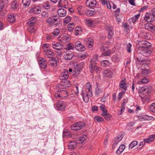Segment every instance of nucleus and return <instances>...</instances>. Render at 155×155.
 Wrapping results in <instances>:
<instances>
[{
	"instance_id": "53",
	"label": "nucleus",
	"mask_w": 155,
	"mask_h": 155,
	"mask_svg": "<svg viewBox=\"0 0 155 155\" xmlns=\"http://www.w3.org/2000/svg\"><path fill=\"white\" fill-rule=\"evenodd\" d=\"M71 20V18L70 16H67L64 20V23L67 24L69 23Z\"/></svg>"
},
{
	"instance_id": "58",
	"label": "nucleus",
	"mask_w": 155,
	"mask_h": 155,
	"mask_svg": "<svg viewBox=\"0 0 155 155\" xmlns=\"http://www.w3.org/2000/svg\"><path fill=\"white\" fill-rule=\"evenodd\" d=\"M28 31L31 32H34L35 31L34 27L33 26H30L28 28Z\"/></svg>"
},
{
	"instance_id": "55",
	"label": "nucleus",
	"mask_w": 155,
	"mask_h": 155,
	"mask_svg": "<svg viewBox=\"0 0 155 155\" xmlns=\"http://www.w3.org/2000/svg\"><path fill=\"white\" fill-rule=\"evenodd\" d=\"M59 30L58 28H56L54 30V31L52 32V34L54 36H57L59 34Z\"/></svg>"
},
{
	"instance_id": "13",
	"label": "nucleus",
	"mask_w": 155,
	"mask_h": 155,
	"mask_svg": "<svg viewBox=\"0 0 155 155\" xmlns=\"http://www.w3.org/2000/svg\"><path fill=\"white\" fill-rule=\"evenodd\" d=\"M96 4L97 2L96 0H87L86 2V6L90 8L95 7Z\"/></svg>"
},
{
	"instance_id": "48",
	"label": "nucleus",
	"mask_w": 155,
	"mask_h": 155,
	"mask_svg": "<svg viewBox=\"0 0 155 155\" xmlns=\"http://www.w3.org/2000/svg\"><path fill=\"white\" fill-rule=\"evenodd\" d=\"M123 137L122 136H117L115 139L114 140L115 141V143L116 144L118 143V142H120L122 139Z\"/></svg>"
},
{
	"instance_id": "6",
	"label": "nucleus",
	"mask_w": 155,
	"mask_h": 155,
	"mask_svg": "<svg viewBox=\"0 0 155 155\" xmlns=\"http://www.w3.org/2000/svg\"><path fill=\"white\" fill-rule=\"evenodd\" d=\"M58 61V58L55 57L53 58L52 59L49 60L48 63L49 65L51 66L55 67L57 65Z\"/></svg>"
},
{
	"instance_id": "27",
	"label": "nucleus",
	"mask_w": 155,
	"mask_h": 155,
	"mask_svg": "<svg viewBox=\"0 0 155 155\" xmlns=\"http://www.w3.org/2000/svg\"><path fill=\"white\" fill-rule=\"evenodd\" d=\"M15 17L13 15H9L7 17V20L10 22H13L15 21Z\"/></svg>"
},
{
	"instance_id": "29",
	"label": "nucleus",
	"mask_w": 155,
	"mask_h": 155,
	"mask_svg": "<svg viewBox=\"0 0 155 155\" xmlns=\"http://www.w3.org/2000/svg\"><path fill=\"white\" fill-rule=\"evenodd\" d=\"M98 57L97 55H94L90 61V63L96 64V61L98 60Z\"/></svg>"
},
{
	"instance_id": "4",
	"label": "nucleus",
	"mask_w": 155,
	"mask_h": 155,
	"mask_svg": "<svg viewBox=\"0 0 155 155\" xmlns=\"http://www.w3.org/2000/svg\"><path fill=\"white\" fill-rule=\"evenodd\" d=\"M41 12V9L38 6H34L31 7L29 11L30 13H34L35 14L38 15Z\"/></svg>"
},
{
	"instance_id": "28",
	"label": "nucleus",
	"mask_w": 155,
	"mask_h": 155,
	"mask_svg": "<svg viewBox=\"0 0 155 155\" xmlns=\"http://www.w3.org/2000/svg\"><path fill=\"white\" fill-rule=\"evenodd\" d=\"M86 15L89 16H91L95 14L94 10L93 9L92 10H88L85 12Z\"/></svg>"
},
{
	"instance_id": "47",
	"label": "nucleus",
	"mask_w": 155,
	"mask_h": 155,
	"mask_svg": "<svg viewBox=\"0 0 155 155\" xmlns=\"http://www.w3.org/2000/svg\"><path fill=\"white\" fill-rule=\"evenodd\" d=\"M73 26L74 24L73 23H70L68 25L67 28L69 31L70 32L73 30Z\"/></svg>"
},
{
	"instance_id": "24",
	"label": "nucleus",
	"mask_w": 155,
	"mask_h": 155,
	"mask_svg": "<svg viewBox=\"0 0 155 155\" xmlns=\"http://www.w3.org/2000/svg\"><path fill=\"white\" fill-rule=\"evenodd\" d=\"M44 55L47 58H50L54 55V53L50 50L44 52Z\"/></svg>"
},
{
	"instance_id": "33",
	"label": "nucleus",
	"mask_w": 155,
	"mask_h": 155,
	"mask_svg": "<svg viewBox=\"0 0 155 155\" xmlns=\"http://www.w3.org/2000/svg\"><path fill=\"white\" fill-rule=\"evenodd\" d=\"M153 25L151 23H146L144 25V27L146 29L150 31L153 28Z\"/></svg>"
},
{
	"instance_id": "34",
	"label": "nucleus",
	"mask_w": 155,
	"mask_h": 155,
	"mask_svg": "<svg viewBox=\"0 0 155 155\" xmlns=\"http://www.w3.org/2000/svg\"><path fill=\"white\" fill-rule=\"evenodd\" d=\"M74 48V46L71 43H69L66 46L65 49L67 50H73Z\"/></svg>"
},
{
	"instance_id": "23",
	"label": "nucleus",
	"mask_w": 155,
	"mask_h": 155,
	"mask_svg": "<svg viewBox=\"0 0 155 155\" xmlns=\"http://www.w3.org/2000/svg\"><path fill=\"white\" fill-rule=\"evenodd\" d=\"M77 143L76 141L74 140L71 141L68 144L69 148L71 149H73L77 146Z\"/></svg>"
},
{
	"instance_id": "60",
	"label": "nucleus",
	"mask_w": 155,
	"mask_h": 155,
	"mask_svg": "<svg viewBox=\"0 0 155 155\" xmlns=\"http://www.w3.org/2000/svg\"><path fill=\"white\" fill-rule=\"evenodd\" d=\"M114 35V32L113 31L111 30H110L109 32L108 35L107 36V37L109 38H111L113 35Z\"/></svg>"
},
{
	"instance_id": "3",
	"label": "nucleus",
	"mask_w": 155,
	"mask_h": 155,
	"mask_svg": "<svg viewBox=\"0 0 155 155\" xmlns=\"http://www.w3.org/2000/svg\"><path fill=\"white\" fill-rule=\"evenodd\" d=\"M151 51L148 48H140L139 49V53L145 57L150 56L151 54Z\"/></svg>"
},
{
	"instance_id": "49",
	"label": "nucleus",
	"mask_w": 155,
	"mask_h": 155,
	"mask_svg": "<svg viewBox=\"0 0 155 155\" xmlns=\"http://www.w3.org/2000/svg\"><path fill=\"white\" fill-rule=\"evenodd\" d=\"M150 109L152 112H155V103H153L150 105Z\"/></svg>"
},
{
	"instance_id": "41",
	"label": "nucleus",
	"mask_w": 155,
	"mask_h": 155,
	"mask_svg": "<svg viewBox=\"0 0 155 155\" xmlns=\"http://www.w3.org/2000/svg\"><path fill=\"white\" fill-rule=\"evenodd\" d=\"M140 16V14H138L137 15H135L133 16L132 18H130V20L133 23H134L138 19Z\"/></svg>"
},
{
	"instance_id": "26",
	"label": "nucleus",
	"mask_w": 155,
	"mask_h": 155,
	"mask_svg": "<svg viewBox=\"0 0 155 155\" xmlns=\"http://www.w3.org/2000/svg\"><path fill=\"white\" fill-rule=\"evenodd\" d=\"M125 148V146L124 144H122L120 145L119 148L116 151V153L118 154H119L123 152Z\"/></svg>"
},
{
	"instance_id": "31",
	"label": "nucleus",
	"mask_w": 155,
	"mask_h": 155,
	"mask_svg": "<svg viewBox=\"0 0 155 155\" xmlns=\"http://www.w3.org/2000/svg\"><path fill=\"white\" fill-rule=\"evenodd\" d=\"M104 75L108 77H111L112 75V73L109 70H106L104 71Z\"/></svg>"
},
{
	"instance_id": "25",
	"label": "nucleus",
	"mask_w": 155,
	"mask_h": 155,
	"mask_svg": "<svg viewBox=\"0 0 155 155\" xmlns=\"http://www.w3.org/2000/svg\"><path fill=\"white\" fill-rule=\"evenodd\" d=\"M149 81V79L146 77H144L143 79L138 81L139 84H143L148 83Z\"/></svg>"
},
{
	"instance_id": "44",
	"label": "nucleus",
	"mask_w": 155,
	"mask_h": 155,
	"mask_svg": "<svg viewBox=\"0 0 155 155\" xmlns=\"http://www.w3.org/2000/svg\"><path fill=\"white\" fill-rule=\"evenodd\" d=\"M138 143V142L136 141H134L131 143L129 146V149H132Z\"/></svg>"
},
{
	"instance_id": "7",
	"label": "nucleus",
	"mask_w": 155,
	"mask_h": 155,
	"mask_svg": "<svg viewBox=\"0 0 155 155\" xmlns=\"http://www.w3.org/2000/svg\"><path fill=\"white\" fill-rule=\"evenodd\" d=\"M89 69L91 73H93L94 71L97 73L99 71V67L95 65V64H93L90 63L89 65Z\"/></svg>"
},
{
	"instance_id": "46",
	"label": "nucleus",
	"mask_w": 155,
	"mask_h": 155,
	"mask_svg": "<svg viewBox=\"0 0 155 155\" xmlns=\"http://www.w3.org/2000/svg\"><path fill=\"white\" fill-rule=\"evenodd\" d=\"M52 17H49L47 20V22L50 26L53 25V22Z\"/></svg>"
},
{
	"instance_id": "21",
	"label": "nucleus",
	"mask_w": 155,
	"mask_h": 155,
	"mask_svg": "<svg viewBox=\"0 0 155 155\" xmlns=\"http://www.w3.org/2000/svg\"><path fill=\"white\" fill-rule=\"evenodd\" d=\"M58 14L60 17H64L66 15V11L64 9L60 8L58 10Z\"/></svg>"
},
{
	"instance_id": "9",
	"label": "nucleus",
	"mask_w": 155,
	"mask_h": 155,
	"mask_svg": "<svg viewBox=\"0 0 155 155\" xmlns=\"http://www.w3.org/2000/svg\"><path fill=\"white\" fill-rule=\"evenodd\" d=\"M75 49L79 51H84L85 49V48L84 45L81 44L79 41H77L75 44Z\"/></svg>"
},
{
	"instance_id": "64",
	"label": "nucleus",
	"mask_w": 155,
	"mask_h": 155,
	"mask_svg": "<svg viewBox=\"0 0 155 155\" xmlns=\"http://www.w3.org/2000/svg\"><path fill=\"white\" fill-rule=\"evenodd\" d=\"M119 15H118L117 14H115V15L116 16L117 21L119 22H120L121 21V18L120 17Z\"/></svg>"
},
{
	"instance_id": "5",
	"label": "nucleus",
	"mask_w": 155,
	"mask_h": 155,
	"mask_svg": "<svg viewBox=\"0 0 155 155\" xmlns=\"http://www.w3.org/2000/svg\"><path fill=\"white\" fill-rule=\"evenodd\" d=\"M154 18L152 13H147L146 14L144 19V20L148 22H152L154 21Z\"/></svg>"
},
{
	"instance_id": "35",
	"label": "nucleus",
	"mask_w": 155,
	"mask_h": 155,
	"mask_svg": "<svg viewBox=\"0 0 155 155\" xmlns=\"http://www.w3.org/2000/svg\"><path fill=\"white\" fill-rule=\"evenodd\" d=\"M101 65L103 67L106 66H110V64L107 60H104L101 63Z\"/></svg>"
},
{
	"instance_id": "40",
	"label": "nucleus",
	"mask_w": 155,
	"mask_h": 155,
	"mask_svg": "<svg viewBox=\"0 0 155 155\" xmlns=\"http://www.w3.org/2000/svg\"><path fill=\"white\" fill-rule=\"evenodd\" d=\"M49 48V45L48 44H44L42 45V48L44 52L48 50V49Z\"/></svg>"
},
{
	"instance_id": "57",
	"label": "nucleus",
	"mask_w": 155,
	"mask_h": 155,
	"mask_svg": "<svg viewBox=\"0 0 155 155\" xmlns=\"http://www.w3.org/2000/svg\"><path fill=\"white\" fill-rule=\"evenodd\" d=\"M63 134L64 136H69L70 135V133L67 130L65 129L64 130L63 132Z\"/></svg>"
},
{
	"instance_id": "8",
	"label": "nucleus",
	"mask_w": 155,
	"mask_h": 155,
	"mask_svg": "<svg viewBox=\"0 0 155 155\" xmlns=\"http://www.w3.org/2000/svg\"><path fill=\"white\" fill-rule=\"evenodd\" d=\"M84 43L89 48H91L93 45V40L91 38H88L85 39L84 40Z\"/></svg>"
},
{
	"instance_id": "12",
	"label": "nucleus",
	"mask_w": 155,
	"mask_h": 155,
	"mask_svg": "<svg viewBox=\"0 0 155 155\" xmlns=\"http://www.w3.org/2000/svg\"><path fill=\"white\" fill-rule=\"evenodd\" d=\"M86 90L88 93L90 97H91L92 96V87L90 82H87L86 83L85 85Z\"/></svg>"
},
{
	"instance_id": "61",
	"label": "nucleus",
	"mask_w": 155,
	"mask_h": 155,
	"mask_svg": "<svg viewBox=\"0 0 155 155\" xmlns=\"http://www.w3.org/2000/svg\"><path fill=\"white\" fill-rule=\"evenodd\" d=\"M125 105L124 104V102L121 105L120 107V111H121V112H122L124 111L125 110Z\"/></svg>"
},
{
	"instance_id": "54",
	"label": "nucleus",
	"mask_w": 155,
	"mask_h": 155,
	"mask_svg": "<svg viewBox=\"0 0 155 155\" xmlns=\"http://www.w3.org/2000/svg\"><path fill=\"white\" fill-rule=\"evenodd\" d=\"M142 118L144 120H153L154 118L153 117L147 115L145 116V117H143Z\"/></svg>"
},
{
	"instance_id": "32",
	"label": "nucleus",
	"mask_w": 155,
	"mask_h": 155,
	"mask_svg": "<svg viewBox=\"0 0 155 155\" xmlns=\"http://www.w3.org/2000/svg\"><path fill=\"white\" fill-rule=\"evenodd\" d=\"M85 24L88 26H91L93 24V21L91 19H86L84 20Z\"/></svg>"
},
{
	"instance_id": "30",
	"label": "nucleus",
	"mask_w": 155,
	"mask_h": 155,
	"mask_svg": "<svg viewBox=\"0 0 155 155\" xmlns=\"http://www.w3.org/2000/svg\"><path fill=\"white\" fill-rule=\"evenodd\" d=\"M31 0H22V2L23 6L26 8L28 7L31 4Z\"/></svg>"
},
{
	"instance_id": "43",
	"label": "nucleus",
	"mask_w": 155,
	"mask_h": 155,
	"mask_svg": "<svg viewBox=\"0 0 155 155\" xmlns=\"http://www.w3.org/2000/svg\"><path fill=\"white\" fill-rule=\"evenodd\" d=\"M69 38L67 36L64 35L61 38V41L63 43H66L68 41Z\"/></svg>"
},
{
	"instance_id": "2",
	"label": "nucleus",
	"mask_w": 155,
	"mask_h": 155,
	"mask_svg": "<svg viewBox=\"0 0 155 155\" xmlns=\"http://www.w3.org/2000/svg\"><path fill=\"white\" fill-rule=\"evenodd\" d=\"M68 95L67 91L65 90L58 89L55 94V96L58 98L63 99L66 97Z\"/></svg>"
},
{
	"instance_id": "56",
	"label": "nucleus",
	"mask_w": 155,
	"mask_h": 155,
	"mask_svg": "<svg viewBox=\"0 0 155 155\" xmlns=\"http://www.w3.org/2000/svg\"><path fill=\"white\" fill-rule=\"evenodd\" d=\"M142 73L143 74L146 75L149 73V70L147 69H143L142 70Z\"/></svg>"
},
{
	"instance_id": "18",
	"label": "nucleus",
	"mask_w": 155,
	"mask_h": 155,
	"mask_svg": "<svg viewBox=\"0 0 155 155\" xmlns=\"http://www.w3.org/2000/svg\"><path fill=\"white\" fill-rule=\"evenodd\" d=\"M100 49L101 51H104V52L102 53V55L103 56H108L110 54V52L109 51H107L108 49L107 47H106L105 48H104V47L102 46L101 47Z\"/></svg>"
},
{
	"instance_id": "59",
	"label": "nucleus",
	"mask_w": 155,
	"mask_h": 155,
	"mask_svg": "<svg viewBox=\"0 0 155 155\" xmlns=\"http://www.w3.org/2000/svg\"><path fill=\"white\" fill-rule=\"evenodd\" d=\"M131 45L130 44V43H129L127 45V51L128 52H130L131 51Z\"/></svg>"
},
{
	"instance_id": "42",
	"label": "nucleus",
	"mask_w": 155,
	"mask_h": 155,
	"mask_svg": "<svg viewBox=\"0 0 155 155\" xmlns=\"http://www.w3.org/2000/svg\"><path fill=\"white\" fill-rule=\"evenodd\" d=\"M126 84L124 82V81L122 80L120 83V88L126 90L127 89Z\"/></svg>"
},
{
	"instance_id": "52",
	"label": "nucleus",
	"mask_w": 155,
	"mask_h": 155,
	"mask_svg": "<svg viewBox=\"0 0 155 155\" xmlns=\"http://www.w3.org/2000/svg\"><path fill=\"white\" fill-rule=\"evenodd\" d=\"M100 108L103 112L102 113H106L107 112L105 108V106L104 105L101 104L100 106Z\"/></svg>"
},
{
	"instance_id": "10",
	"label": "nucleus",
	"mask_w": 155,
	"mask_h": 155,
	"mask_svg": "<svg viewBox=\"0 0 155 155\" xmlns=\"http://www.w3.org/2000/svg\"><path fill=\"white\" fill-rule=\"evenodd\" d=\"M52 46L54 49L59 51H61L62 47V44L57 42H53L52 43Z\"/></svg>"
},
{
	"instance_id": "17",
	"label": "nucleus",
	"mask_w": 155,
	"mask_h": 155,
	"mask_svg": "<svg viewBox=\"0 0 155 155\" xmlns=\"http://www.w3.org/2000/svg\"><path fill=\"white\" fill-rule=\"evenodd\" d=\"M38 63L40 68L42 69H45L47 67V63L44 58H41L38 61Z\"/></svg>"
},
{
	"instance_id": "38",
	"label": "nucleus",
	"mask_w": 155,
	"mask_h": 155,
	"mask_svg": "<svg viewBox=\"0 0 155 155\" xmlns=\"http://www.w3.org/2000/svg\"><path fill=\"white\" fill-rule=\"evenodd\" d=\"M145 142L147 143H150L153 141L154 140L151 135H150L149 137L148 138H145L144 139Z\"/></svg>"
},
{
	"instance_id": "19",
	"label": "nucleus",
	"mask_w": 155,
	"mask_h": 155,
	"mask_svg": "<svg viewBox=\"0 0 155 155\" xmlns=\"http://www.w3.org/2000/svg\"><path fill=\"white\" fill-rule=\"evenodd\" d=\"M82 94L83 97V99L85 102L87 103L89 101V97L88 93L87 91H83Z\"/></svg>"
},
{
	"instance_id": "16",
	"label": "nucleus",
	"mask_w": 155,
	"mask_h": 155,
	"mask_svg": "<svg viewBox=\"0 0 155 155\" xmlns=\"http://www.w3.org/2000/svg\"><path fill=\"white\" fill-rule=\"evenodd\" d=\"M65 104L62 101L58 102L57 104V108L60 110H63L65 108Z\"/></svg>"
},
{
	"instance_id": "62",
	"label": "nucleus",
	"mask_w": 155,
	"mask_h": 155,
	"mask_svg": "<svg viewBox=\"0 0 155 155\" xmlns=\"http://www.w3.org/2000/svg\"><path fill=\"white\" fill-rule=\"evenodd\" d=\"M41 15L44 18H47L48 16V13L45 12H43L41 13Z\"/></svg>"
},
{
	"instance_id": "50",
	"label": "nucleus",
	"mask_w": 155,
	"mask_h": 155,
	"mask_svg": "<svg viewBox=\"0 0 155 155\" xmlns=\"http://www.w3.org/2000/svg\"><path fill=\"white\" fill-rule=\"evenodd\" d=\"M33 18V19H35L36 18L32 17L30 19V21L28 22V23L30 26H33L35 23V20H32V19Z\"/></svg>"
},
{
	"instance_id": "39",
	"label": "nucleus",
	"mask_w": 155,
	"mask_h": 155,
	"mask_svg": "<svg viewBox=\"0 0 155 155\" xmlns=\"http://www.w3.org/2000/svg\"><path fill=\"white\" fill-rule=\"evenodd\" d=\"M94 120H95L97 121L98 123L103 122L104 120L103 118L99 116H95L94 117Z\"/></svg>"
},
{
	"instance_id": "51",
	"label": "nucleus",
	"mask_w": 155,
	"mask_h": 155,
	"mask_svg": "<svg viewBox=\"0 0 155 155\" xmlns=\"http://www.w3.org/2000/svg\"><path fill=\"white\" fill-rule=\"evenodd\" d=\"M102 89L101 88H98L97 87L95 89V94L98 96L101 92Z\"/></svg>"
},
{
	"instance_id": "37",
	"label": "nucleus",
	"mask_w": 155,
	"mask_h": 155,
	"mask_svg": "<svg viewBox=\"0 0 155 155\" xmlns=\"http://www.w3.org/2000/svg\"><path fill=\"white\" fill-rule=\"evenodd\" d=\"M102 115L106 120H108L110 119L111 115L108 113L107 112L106 113H102Z\"/></svg>"
},
{
	"instance_id": "14",
	"label": "nucleus",
	"mask_w": 155,
	"mask_h": 155,
	"mask_svg": "<svg viewBox=\"0 0 155 155\" xmlns=\"http://www.w3.org/2000/svg\"><path fill=\"white\" fill-rule=\"evenodd\" d=\"M73 55V53L71 51H67L64 53V57L65 60H70L72 58Z\"/></svg>"
},
{
	"instance_id": "45",
	"label": "nucleus",
	"mask_w": 155,
	"mask_h": 155,
	"mask_svg": "<svg viewBox=\"0 0 155 155\" xmlns=\"http://www.w3.org/2000/svg\"><path fill=\"white\" fill-rule=\"evenodd\" d=\"M75 33L76 35L80 34L81 32L82 29L81 27H76L75 29Z\"/></svg>"
},
{
	"instance_id": "63",
	"label": "nucleus",
	"mask_w": 155,
	"mask_h": 155,
	"mask_svg": "<svg viewBox=\"0 0 155 155\" xmlns=\"http://www.w3.org/2000/svg\"><path fill=\"white\" fill-rule=\"evenodd\" d=\"M82 8V7L81 6L77 8V11L80 14L82 15L83 14V12L81 11Z\"/></svg>"
},
{
	"instance_id": "22",
	"label": "nucleus",
	"mask_w": 155,
	"mask_h": 155,
	"mask_svg": "<svg viewBox=\"0 0 155 155\" xmlns=\"http://www.w3.org/2000/svg\"><path fill=\"white\" fill-rule=\"evenodd\" d=\"M87 137L86 135H83L80 137L78 140V143H86Z\"/></svg>"
},
{
	"instance_id": "36",
	"label": "nucleus",
	"mask_w": 155,
	"mask_h": 155,
	"mask_svg": "<svg viewBox=\"0 0 155 155\" xmlns=\"http://www.w3.org/2000/svg\"><path fill=\"white\" fill-rule=\"evenodd\" d=\"M143 46H142L141 48H147L148 47H150L151 46V44L147 41H144L142 43Z\"/></svg>"
},
{
	"instance_id": "1",
	"label": "nucleus",
	"mask_w": 155,
	"mask_h": 155,
	"mask_svg": "<svg viewBox=\"0 0 155 155\" xmlns=\"http://www.w3.org/2000/svg\"><path fill=\"white\" fill-rule=\"evenodd\" d=\"M85 124L83 122L76 123L71 126V129L74 130H79L85 127Z\"/></svg>"
},
{
	"instance_id": "20",
	"label": "nucleus",
	"mask_w": 155,
	"mask_h": 155,
	"mask_svg": "<svg viewBox=\"0 0 155 155\" xmlns=\"http://www.w3.org/2000/svg\"><path fill=\"white\" fill-rule=\"evenodd\" d=\"M142 91L147 94L150 93L152 90V88L151 86H147L142 88Z\"/></svg>"
},
{
	"instance_id": "11",
	"label": "nucleus",
	"mask_w": 155,
	"mask_h": 155,
	"mask_svg": "<svg viewBox=\"0 0 155 155\" xmlns=\"http://www.w3.org/2000/svg\"><path fill=\"white\" fill-rule=\"evenodd\" d=\"M58 6L59 7H64L67 8L68 6V2L67 0H59Z\"/></svg>"
},
{
	"instance_id": "15",
	"label": "nucleus",
	"mask_w": 155,
	"mask_h": 155,
	"mask_svg": "<svg viewBox=\"0 0 155 155\" xmlns=\"http://www.w3.org/2000/svg\"><path fill=\"white\" fill-rule=\"evenodd\" d=\"M68 77V71L67 70H64V71L61 73L60 78L61 79L65 80L67 79Z\"/></svg>"
}]
</instances>
